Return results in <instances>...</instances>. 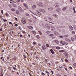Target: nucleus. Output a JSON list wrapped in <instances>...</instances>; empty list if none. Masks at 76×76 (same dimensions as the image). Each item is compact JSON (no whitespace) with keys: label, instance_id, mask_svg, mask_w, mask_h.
<instances>
[{"label":"nucleus","instance_id":"45","mask_svg":"<svg viewBox=\"0 0 76 76\" xmlns=\"http://www.w3.org/2000/svg\"><path fill=\"white\" fill-rule=\"evenodd\" d=\"M23 56H24V58H26V56H25V55H23Z\"/></svg>","mask_w":76,"mask_h":76},{"label":"nucleus","instance_id":"52","mask_svg":"<svg viewBox=\"0 0 76 76\" xmlns=\"http://www.w3.org/2000/svg\"><path fill=\"white\" fill-rule=\"evenodd\" d=\"M65 61H66V62H68V60H67V59H66L65 60Z\"/></svg>","mask_w":76,"mask_h":76},{"label":"nucleus","instance_id":"27","mask_svg":"<svg viewBox=\"0 0 76 76\" xmlns=\"http://www.w3.org/2000/svg\"><path fill=\"white\" fill-rule=\"evenodd\" d=\"M38 32H39V34H40V35H42V33L41 32V31H38Z\"/></svg>","mask_w":76,"mask_h":76},{"label":"nucleus","instance_id":"15","mask_svg":"<svg viewBox=\"0 0 76 76\" xmlns=\"http://www.w3.org/2000/svg\"><path fill=\"white\" fill-rule=\"evenodd\" d=\"M69 28L70 29L72 30H73L74 29L71 26H69Z\"/></svg>","mask_w":76,"mask_h":76},{"label":"nucleus","instance_id":"51","mask_svg":"<svg viewBox=\"0 0 76 76\" xmlns=\"http://www.w3.org/2000/svg\"><path fill=\"white\" fill-rule=\"evenodd\" d=\"M55 7H59V6L58 5H57L56 6H55Z\"/></svg>","mask_w":76,"mask_h":76},{"label":"nucleus","instance_id":"35","mask_svg":"<svg viewBox=\"0 0 76 76\" xmlns=\"http://www.w3.org/2000/svg\"><path fill=\"white\" fill-rule=\"evenodd\" d=\"M6 16L7 17H8L9 16V14H8V13L6 14Z\"/></svg>","mask_w":76,"mask_h":76},{"label":"nucleus","instance_id":"56","mask_svg":"<svg viewBox=\"0 0 76 76\" xmlns=\"http://www.w3.org/2000/svg\"><path fill=\"white\" fill-rule=\"evenodd\" d=\"M43 19H46L47 18L46 17H45L44 18H43Z\"/></svg>","mask_w":76,"mask_h":76},{"label":"nucleus","instance_id":"34","mask_svg":"<svg viewBox=\"0 0 76 76\" xmlns=\"http://www.w3.org/2000/svg\"><path fill=\"white\" fill-rule=\"evenodd\" d=\"M56 11H57V12H59L60 11V9H57V10H56Z\"/></svg>","mask_w":76,"mask_h":76},{"label":"nucleus","instance_id":"24","mask_svg":"<svg viewBox=\"0 0 76 76\" xmlns=\"http://www.w3.org/2000/svg\"><path fill=\"white\" fill-rule=\"evenodd\" d=\"M67 8V7H65L63 8L62 10L64 11V10H66V9Z\"/></svg>","mask_w":76,"mask_h":76},{"label":"nucleus","instance_id":"21","mask_svg":"<svg viewBox=\"0 0 76 76\" xmlns=\"http://www.w3.org/2000/svg\"><path fill=\"white\" fill-rule=\"evenodd\" d=\"M28 28L30 29H33V27H32V26H29L28 27Z\"/></svg>","mask_w":76,"mask_h":76},{"label":"nucleus","instance_id":"17","mask_svg":"<svg viewBox=\"0 0 76 76\" xmlns=\"http://www.w3.org/2000/svg\"><path fill=\"white\" fill-rule=\"evenodd\" d=\"M45 72L47 73V75H48V76H50V72H48V71H45Z\"/></svg>","mask_w":76,"mask_h":76},{"label":"nucleus","instance_id":"25","mask_svg":"<svg viewBox=\"0 0 76 76\" xmlns=\"http://www.w3.org/2000/svg\"><path fill=\"white\" fill-rule=\"evenodd\" d=\"M73 26L74 27V29L76 30V26L75 25H73Z\"/></svg>","mask_w":76,"mask_h":76},{"label":"nucleus","instance_id":"36","mask_svg":"<svg viewBox=\"0 0 76 76\" xmlns=\"http://www.w3.org/2000/svg\"><path fill=\"white\" fill-rule=\"evenodd\" d=\"M50 32H51V31H47L46 32L48 34H50Z\"/></svg>","mask_w":76,"mask_h":76},{"label":"nucleus","instance_id":"16","mask_svg":"<svg viewBox=\"0 0 76 76\" xmlns=\"http://www.w3.org/2000/svg\"><path fill=\"white\" fill-rule=\"evenodd\" d=\"M55 35H58V33L56 31H55L54 32Z\"/></svg>","mask_w":76,"mask_h":76},{"label":"nucleus","instance_id":"64","mask_svg":"<svg viewBox=\"0 0 76 76\" xmlns=\"http://www.w3.org/2000/svg\"><path fill=\"white\" fill-rule=\"evenodd\" d=\"M26 15H27V16H28V15H29V14H27V13L26 14Z\"/></svg>","mask_w":76,"mask_h":76},{"label":"nucleus","instance_id":"49","mask_svg":"<svg viewBox=\"0 0 76 76\" xmlns=\"http://www.w3.org/2000/svg\"><path fill=\"white\" fill-rule=\"evenodd\" d=\"M49 36H50V37H53V34H50Z\"/></svg>","mask_w":76,"mask_h":76},{"label":"nucleus","instance_id":"20","mask_svg":"<svg viewBox=\"0 0 76 76\" xmlns=\"http://www.w3.org/2000/svg\"><path fill=\"white\" fill-rule=\"evenodd\" d=\"M59 52H60V53H62L63 52H64L65 50H59Z\"/></svg>","mask_w":76,"mask_h":76},{"label":"nucleus","instance_id":"13","mask_svg":"<svg viewBox=\"0 0 76 76\" xmlns=\"http://www.w3.org/2000/svg\"><path fill=\"white\" fill-rule=\"evenodd\" d=\"M23 5H24V7H25L28 10V6H27V5H26V4L24 3L23 4Z\"/></svg>","mask_w":76,"mask_h":76},{"label":"nucleus","instance_id":"42","mask_svg":"<svg viewBox=\"0 0 76 76\" xmlns=\"http://www.w3.org/2000/svg\"><path fill=\"white\" fill-rule=\"evenodd\" d=\"M73 9L74 10V12L76 13V11H75V7H74V8H73Z\"/></svg>","mask_w":76,"mask_h":76},{"label":"nucleus","instance_id":"14","mask_svg":"<svg viewBox=\"0 0 76 76\" xmlns=\"http://www.w3.org/2000/svg\"><path fill=\"white\" fill-rule=\"evenodd\" d=\"M50 52H51V53H52V54H54V51H53V50L52 49H50Z\"/></svg>","mask_w":76,"mask_h":76},{"label":"nucleus","instance_id":"30","mask_svg":"<svg viewBox=\"0 0 76 76\" xmlns=\"http://www.w3.org/2000/svg\"><path fill=\"white\" fill-rule=\"evenodd\" d=\"M56 49H57V50H60V48L58 46H57V47H56Z\"/></svg>","mask_w":76,"mask_h":76},{"label":"nucleus","instance_id":"11","mask_svg":"<svg viewBox=\"0 0 76 76\" xmlns=\"http://www.w3.org/2000/svg\"><path fill=\"white\" fill-rule=\"evenodd\" d=\"M42 49L43 50H46V47L44 45H43L42 46Z\"/></svg>","mask_w":76,"mask_h":76},{"label":"nucleus","instance_id":"39","mask_svg":"<svg viewBox=\"0 0 76 76\" xmlns=\"http://www.w3.org/2000/svg\"><path fill=\"white\" fill-rule=\"evenodd\" d=\"M41 74H42V75H43V76H44L45 75V74L43 73V72L41 73Z\"/></svg>","mask_w":76,"mask_h":76},{"label":"nucleus","instance_id":"8","mask_svg":"<svg viewBox=\"0 0 76 76\" xmlns=\"http://www.w3.org/2000/svg\"><path fill=\"white\" fill-rule=\"evenodd\" d=\"M45 26L48 29H49L50 28V26L49 24H46Z\"/></svg>","mask_w":76,"mask_h":76},{"label":"nucleus","instance_id":"1","mask_svg":"<svg viewBox=\"0 0 76 76\" xmlns=\"http://www.w3.org/2000/svg\"><path fill=\"white\" fill-rule=\"evenodd\" d=\"M60 44H61L62 45H67L68 44L67 42H65L64 41H61L60 42Z\"/></svg>","mask_w":76,"mask_h":76},{"label":"nucleus","instance_id":"26","mask_svg":"<svg viewBox=\"0 0 76 76\" xmlns=\"http://www.w3.org/2000/svg\"><path fill=\"white\" fill-rule=\"evenodd\" d=\"M73 26L74 27V29L76 30V26L75 25H73Z\"/></svg>","mask_w":76,"mask_h":76},{"label":"nucleus","instance_id":"9","mask_svg":"<svg viewBox=\"0 0 76 76\" xmlns=\"http://www.w3.org/2000/svg\"><path fill=\"white\" fill-rule=\"evenodd\" d=\"M65 40L67 42H71V40L70 39L67 38L65 39Z\"/></svg>","mask_w":76,"mask_h":76},{"label":"nucleus","instance_id":"7","mask_svg":"<svg viewBox=\"0 0 76 76\" xmlns=\"http://www.w3.org/2000/svg\"><path fill=\"white\" fill-rule=\"evenodd\" d=\"M53 42L54 43H56V44H58L59 43V42L58 40H55L53 41Z\"/></svg>","mask_w":76,"mask_h":76},{"label":"nucleus","instance_id":"53","mask_svg":"<svg viewBox=\"0 0 76 76\" xmlns=\"http://www.w3.org/2000/svg\"><path fill=\"white\" fill-rule=\"evenodd\" d=\"M14 60H16V57H14L13 59Z\"/></svg>","mask_w":76,"mask_h":76},{"label":"nucleus","instance_id":"28","mask_svg":"<svg viewBox=\"0 0 76 76\" xmlns=\"http://www.w3.org/2000/svg\"><path fill=\"white\" fill-rule=\"evenodd\" d=\"M53 10V8L52 7H50L48 8V10Z\"/></svg>","mask_w":76,"mask_h":76},{"label":"nucleus","instance_id":"54","mask_svg":"<svg viewBox=\"0 0 76 76\" xmlns=\"http://www.w3.org/2000/svg\"><path fill=\"white\" fill-rule=\"evenodd\" d=\"M1 13L2 14H3V10H1Z\"/></svg>","mask_w":76,"mask_h":76},{"label":"nucleus","instance_id":"60","mask_svg":"<svg viewBox=\"0 0 76 76\" xmlns=\"http://www.w3.org/2000/svg\"><path fill=\"white\" fill-rule=\"evenodd\" d=\"M32 16H33V17L34 18H35L36 19H37V18H36V17H35L34 16L32 15Z\"/></svg>","mask_w":76,"mask_h":76},{"label":"nucleus","instance_id":"40","mask_svg":"<svg viewBox=\"0 0 76 76\" xmlns=\"http://www.w3.org/2000/svg\"><path fill=\"white\" fill-rule=\"evenodd\" d=\"M53 16L55 17H57L58 16V15H57L56 14H54L53 15Z\"/></svg>","mask_w":76,"mask_h":76},{"label":"nucleus","instance_id":"22","mask_svg":"<svg viewBox=\"0 0 76 76\" xmlns=\"http://www.w3.org/2000/svg\"><path fill=\"white\" fill-rule=\"evenodd\" d=\"M71 39L72 41V42L75 41V38H74L73 37H71Z\"/></svg>","mask_w":76,"mask_h":76},{"label":"nucleus","instance_id":"55","mask_svg":"<svg viewBox=\"0 0 76 76\" xmlns=\"http://www.w3.org/2000/svg\"><path fill=\"white\" fill-rule=\"evenodd\" d=\"M12 69H14L15 70H16V68H15V67H13Z\"/></svg>","mask_w":76,"mask_h":76},{"label":"nucleus","instance_id":"18","mask_svg":"<svg viewBox=\"0 0 76 76\" xmlns=\"http://www.w3.org/2000/svg\"><path fill=\"white\" fill-rule=\"evenodd\" d=\"M36 6L35 5H34L33 6H32V8L35 9L36 8Z\"/></svg>","mask_w":76,"mask_h":76},{"label":"nucleus","instance_id":"31","mask_svg":"<svg viewBox=\"0 0 76 76\" xmlns=\"http://www.w3.org/2000/svg\"><path fill=\"white\" fill-rule=\"evenodd\" d=\"M12 6L13 7H16V5L15 4H12Z\"/></svg>","mask_w":76,"mask_h":76},{"label":"nucleus","instance_id":"2","mask_svg":"<svg viewBox=\"0 0 76 76\" xmlns=\"http://www.w3.org/2000/svg\"><path fill=\"white\" fill-rule=\"evenodd\" d=\"M23 24H26V21L25 18H23L21 20Z\"/></svg>","mask_w":76,"mask_h":76},{"label":"nucleus","instance_id":"47","mask_svg":"<svg viewBox=\"0 0 76 76\" xmlns=\"http://www.w3.org/2000/svg\"><path fill=\"white\" fill-rule=\"evenodd\" d=\"M36 59L38 60L39 59V58L37 56L36 57Z\"/></svg>","mask_w":76,"mask_h":76},{"label":"nucleus","instance_id":"44","mask_svg":"<svg viewBox=\"0 0 76 76\" xmlns=\"http://www.w3.org/2000/svg\"><path fill=\"white\" fill-rule=\"evenodd\" d=\"M59 37H60V38H62L63 37V36H59Z\"/></svg>","mask_w":76,"mask_h":76},{"label":"nucleus","instance_id":"50","mask_svg":"<svg viewBox=\"0 0 76 76\" xmlns=\"http://www.w3.org/2000/svg\"><path fill=\"white\" fill-rule=\"evenodd\" d=\"M20 1V0H17V1H16V2L17 3H19V2Z\"/></svg>","mask_w":76,"mask_h":76},{"label":"nucleus","instance_id":"63","mask_svg":"<svg viewBox=\"0 0 76 76\" xmlns=\"http://www.w3.org/2000/svg\"><path fill=\"white\" fill-rule=\"evenodd\" d=\"M2 28L0 29V31H2Z\"/></svg>","mask_w":76,"mask_h":76},{"label":"nucleus","instance_id":"62","mask_svg":"<svg viewBox=\"0 0 76 76\" xmlns=\"http://www.w3.org/2000/svg\"><path fill=\"white\" fill-rule=\"evenodd\" d=\"M15 20H16V21H18L17 18H15Z\"/></svg>","mask_w":76,"mask_h":76},{"label":"nucleus","instance_id":"5","mask_svg":"<svg viewBox=\"0 0 76 76\" xmlns=\"http://www.w3.org/2000/svg\"><path fill=\"white\" fill-rule=\"evenodd\" d=\"M18 9L19 10L20 12H23V9L20 6H18Z\"/></svg>","mask_w":76,"mask_h":76},{"label":"nucleus","instance_id":"58","mask_svg":"<svg viewBox=\"0 0 76 76\" xmlns=\"http://www.w3.org/2000/svg\"><path fill=\"white\" fill-rule=\"evenodd\" d=\"M15 26H16V27H17V26H18V24H15Z\"/></svg>","mask_w":76,"mask_h":76},{"label":"nucleus","instance_id":"57","mask_svg":"<svg viewBox=\"0 0 76 76\" xmlns=\"http://www.w3.org/2000/svg\"><path fill=\"white\" fill-rule=\"evenodd\" d=\"M74 66L76 67V63H75L74 64Z\"/></svg>","mask_w":76,"mask_h":76},{"label":"nucleus","instance_id":"29","mask_svg":"<svg viewBox=\"0 0 76 76\" xmlns=\"http://www.w3.org/2000/svg\"><path fill=\"white\" fill-rule=\"evenodd\" d=\"M11 11L12 12H14L15 11V9L14 8H12L11 9Z\"/></svg>","mask_w":76,"mask_h":76},{"label":"nucleus","instance_id":"59","mask_svg":"<svg viewBox=\"0 0 76 76\" xmlns=\"http://www.w3.org/2000/svg\"><path fill=\"white\" fill-rule=\"evenodd\" d=\"M9 23L10 24H12V23L11 22H9Z\"/></svg>","mask_w":76,"mask_h":76},{"label":"nucleus","instance_id":"37","mask_svg":"<svg viewBox=\"0 0 76 76\" xmlns=\"http://www.w3.org/2000/svg\"><path fill=\"white\" fill-rule=\"evenodd\" d=\"M56 76H61V75H60L59 74H56Z\"/></svg>","mask_w":76,"mask_h":76},{"label":"nucleus","instance_id":"10","mask_svg":"<svg viewBox=\"0 0 76 76\" xmlns=\"http://www.w3.org/2000/svg\"><path fill=\"white\" fill-rule=\"evenodd\" d=\"M36 12L37 13V14L38 15H41V13H40L39 11L38 10H37Z\"/></svg>","mask_w":76,"mask_h":76},{"label":"nucleus","instance_id":"23","mask_svg":"<svg viewBox=\"0 0 76 76\" xmlns=\"http://www.w3.org/2000/svg\"><path fill=\"white\" fill-rule=\"evenodd\" d=\"M31 32H32V34L35 35L36 34V33L35 31H31Z\"/></svg>","mask_w":76,"mask_h":76},{"label":"nucleus","instance_id":"12","mask_svg":"<svg viewBox=\"0 0 76 76\" xmlns=\"http://www.w3.org/2000/svg\"><path fill=\"white\" fill-rule=\"evenodd\" d=\"M51 30L52 31H54L55 30V28L53 26H52L51 27Z\"/></svg>","mask_w":76,"mask_h":76},{"label":"nucleus","instance_id":"38","mask_svg":"<svg viewBox=\"0 0 76 76\" xmlns=\"http://www.w3.org/2000/svg\"><path fill=\"white\" fill-rule=\"evenodd\" d=\"M72 34H75V31H72Z\"/></svg>","mask_w":76,"mask_h":76},{"label":"nucleus","instance_id":"19","mask_svg":"<svg viewBox=\"0 0 76 76\" xmlns=\"http://www.w3.org/2000/svg\"><path fill=\"white\" fill-rule=\"evenodd\" d=\"M15 13L17 14H19V11L18 10H17L15 11Z\"/></svg>","mask_w":76,"mask_h":76},{"label":"nucleus","instance_id":"4","mask_svg":"<svg viewBox=\"0 0 76 76\" xmlns=\"http://www.w3.org/2000/svg\"><path fill=\"white\" fill-rule=\"evenodd\" d=\"M64 55L65 58H68V53L66 52H65V53H64Z\"/></svg>","mask_w":76,"mask_h":76},{"label":"nucleus","instance_id":"33","mask_svg":"<svg viewBox=\"0 0 76 76\" xmlns=\"http://www.w3.org/2000/svg\"><path fill=\"white\" fill-rule=\"evenodd\" d=\"M36 37L37 39H39L40 38L39 36V35H37L36 36Z\"/></svg>","mask_w":76,"mask_h":76},{"label":"nucleus","instance_id":"6","mask_svg":"<svg viewBox=\"0 0 76 76\" xmlns=\"http://www.w3.org/2000/svg\"><path fill=\"white\" fill-rule=\"evenodd\" d=\"M39 11L42 12V13H45V10L42 9H39Z\"/></svg>","mask_w":76,"mask_h":76},{"label":"nucleus","instance_id":"32","mask_svg":"<svg viewBox=\"0 0 76 76\" xmlns=\"http://www.w3.org/2000/svg\"><path fill=\"white\" fill-rule=\"evenodd\" d=\"M21 32L22 33L24 34H25L26 33V32H25V31H23V30H22L21 31Z\"/></svg>","mask_w":76,"mask_h":76},{"label":"nucleus","instance_id":"3","mask_svg":"<svg viewBox=\"0 0 76 76\" xmlns=\"http://www.w3.org/2000/svg\"><path fill=\"white\" fill-rule=\"evenodd\" d=\"M38 5L40 7H43V4L41 2H39L38 4Z\"/></svg>","mask_w":76,"mask_h":76},{"label":"nucleus","instance_id":"61","mask_svg":"<svg viewBox=\"0 0 76 76\" xmlns=\"http://www.w3.org/2000/svg\"><path fill=\"white\" fill-rule=\"evenodd\" d=\"M45 17H44V16L42 15V17H41V18H44Z\"/></svg>","mask_w":76,"mask_h":76},{"label":"nucleus","instance_id":"46","mask_svg":"<svg viewBox=\"0 0 76 76\" xmlns=\"http://www.w3.org/2000/svg\"><path fill=\"white\" fill-rule=\"evenodd\" d=\"M33 44L34 45H36V42H33Z\"/></svg>","mask_w":76,"mask_h":76},{"label":"nucleus","instance_id":"43","mask_svg":"<svg viewBox=\"0 0 76 76\" xmlns=\"http://www.w3.org/2000/svg\"><path fill=\"white\" fill-rule=\"evenodd\" d=\"M46 46L47 47H49L50 46V45H49L48 44H47L46 45Z\"/></svg>","mask_w":76,"mask_h":76},{"label":"nucleus","instance_id":"41","mask_svg":"<svg viewBox=\"0 0 76 76\" xmlns=\"http://www.w3.org/2000/svg\"><path fill=\"white\" fill-rule=\"evenodd\" d=\"M28 21L30 22H32V20L31 19H28Z\"/></svg>","mask_w":76,"mask_h":76},{"label":"nucleus","instance_id":"48","mask_svg":"<svg viewBox=\"0 0 76 76\" xmlns=\"http://www.w3.org/2000/svg\"><path fill=\"white\" fill-rule=\"evenodd\" d=\"M3 20H4L3 21L4 22H5L7 21V20H4V19H3Z\"/></svg>","mask_w":76,"mask_h":76}]
</instances>
